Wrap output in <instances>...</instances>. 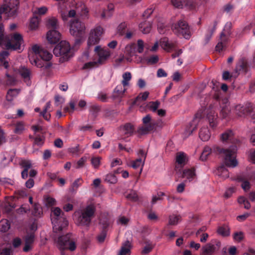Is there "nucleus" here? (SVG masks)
Masks as SVG:
<instances>
[{"mask_svg":"<svg viewBox=\"0 0 255 255\" xmlns=\"http://www.w3.org/2000/svg\"><path fill=\"white\" fill-rule=\"evenodd\" d=\"M221 139L223 142H230L232 145L229 148H224L219 146H214L211 148L209 146H205L200 157V160H206L208 155L212 152L220 154L224 159V163L228 167H235L238 165L236 159L238 146L240 145L239 140L234 137L233 131L228 129L221 135Z\"/></svg>","mask_w":255,"mask_h":255,"instance_id":"1","label":"nucleus"},{"mask_svg":"<svg viewBox=\"0 0 255 255\" xmlns=\"http://www.w3.org/2000/svg\"><path fill=\"white\" fill-rule=\"evenodd\" d=\"M32 53L28 56L31 64L38 68L45 67V69H48L51 66L50 63L44 64V62L48 61L51 59L52 55L51 53L36 44L32 47Z\"/></svg>","mask_w":255,"mask_h":255,"instance_id":"2","label":"nucleus"},{"mask_svg":"<svg viewBox=\"0 0 255 255\" xmlns=\"http://www.w3.org/2000/svg\"><path fill=\"white\" fill-rule=\"evenodd\" d=\"M96 212L94 205L90 204L85 208L75 212L74 216L76 224L79 226L89 227L91 223Z\"/></svg>","mask_w":255,"mask_h":255,"instance_id":"3","label":"nucleus"},{"mask_svg":"<svg viewBox=\"0 0 255 255\" xmlns=\"http://www.w3.org/2000/svg\"><path fill=\"white\" fill-rule=\"evenodd\" d=\"M85 24L78 19H74L71 22L70 32L75 38V46L79 45L83 42L85 36Z\"/></svg>","mask_w":255,"mask_h":255,"instance_id":"4","label":"nucleus"},{"mask_svg":"<svg viewBox=\"0 0 255 255\" xmlns=\"http://www.w3.org/2000/svg\"><path fill=\"white\" fill-rule=\"evenodd\" d=\"M46 26L49 30L47 33V39L51 44H55L59 41L61 34L57 30L59 28L57 19L51 17L47 21Z\"/></svg>","mask_w":255,"mask_h":255,"instance_id":"5","label":"nucleus"},{"mask_svg":"<svg viewBox=\"0 0 255 255\" xmlns=\"http://www.w3.org/2000/svg\"><path fill=\"white\" fill-rule=\"evenodd\" d=\"M52 212L55 216L54 218L51 219L52 223L53 224V230L55 232H60L68 226V221L64 213L59 207L53 208Z\"/></svg>","mask_w":255,"mask_h":255,"instance_id":"6","label":"nucleus"},{"mask_svg":"<svg viewBox=\"0 0 255 255\" xmlns=\"http://www.w3.org/2000/svg\"><path fill=\"white\" fill-rule=\"evenodd\" d=\"M72 234L68 233L64 236H60L57 241L58 247L61 251V255H68L65 250H69L74 251L76 249L75 242L72 239Z\"/></svg>","mask_w":255,"mask_h":255,"instance_id":"7","label":"nucleus"},{"mask_svg":"<svg viewBox=\"0 0 255 255\" xmlns=\"http://www.w3.org/2000/svg\"><path fill=\"white\" fill-rule=\"evenodd\" d=\"M5 3L0 7V15L7 14V16L16 14L19 2L18 0H4Z\"/></svg>","mask_w":255,"mask_h":255,"instance_id":"8","label":"nucleus"},{"mask_svg":"<svg viewBox=\"0 0 255 255\" xmlns=\"http://www.w3.org/2000/svg\"><path fill=\"white\" fill-rule=\"evenodd\" d=\"M174 33L178 36H182L186 39L190 36V31L187 22L184 20H180L172 26Z\"/></svg>","mask_w":255,"mask_h":255,"instance_id":"9","label":"nucleus"},{"mask_svg":"<svg viewBox=\"0 0 255 255\" xmlns=\"http://www.w3.org/2000/svg\"><path fill=\"white\" fill-rule=\"evenodd\" d=\"M53 51L56 56H62L66 60L72 56L70 45L66 41H61L54 47Z\"/></svg>","mask_w":255,"mask_h":255,"instance_id":"10","label":"nucleus"},{"mask_svg":"<svg viewBox=\"0 0 255 255\" xmlns=\"http://www.w3.org/2000/svg\"><path fill=\"white\" fill-rule=\"evenodd\" d=\"M143 126L138 128L137 132L140 135H145L155 129L157 123L152 121L150 115H146L142 119Z\"/></svg>","mask_w":255,"mask_h":255,"instance_id":"11","label":"nucleus"},{"mask_svg":"<svg viewBox=\"0 0 255 255\" xmlns=\"http://www.w3.org/2000/svg\"><path fill=\"white\" fill-rule=\"evenodd\" d=\"M232 23L230 22H227L225 25L223 31L220 34V41L216 46V50L218 52H221L228 40L229 36L230 35L231 32Z\"/></svg>","mask_w":255,"mask_h":255,"instance_id":"12","label":"nucleus"},{"mask_svg":"<svg viewBox=\"0 0 255 255\" xmlns=\"http://www.w3.org/2000/svg\"><path fill=\"white\" fill-rule=\"evenodd\" d=\"M103 32V29L100 26H97L92 29L88 40V46H91L98 43Z\"/></svg>","mask_w":255,"mask_h":255,"instance_id":"13","label":"nucleus"},{"mask_svg":"<svg viewBox=\"0 0 255 255\" xmlns=\"http://www.w3.org/2000/svg\"><path fill=\"white\" fill-rule=\"evenodd\" d=\"M22 42V35L19 33H14L11 36L10 40L7 42V46L8 48H12L14 50L20 49Z\"/></svg>","mask_w":255,"mask_h":255,"instance_id":"14","label":"nucleus"},{"mask_svg":"<svg viewBox=\"0 0 255 255\" xmlns=\"http://www.w3.org/2000/svg\"><path fill=\"white\" fill-rule=\"evenodd\" d=\"M95 51L99 56L98 62L101 65L104 64L110 55L108 50L102 48L100 46H96Z\"/></svg>","mask_w":255,"mask_h":255,"instance_id":"15","label":"nucleus"},{"mask_svg":"<svg viewBox=\"0 0 255 255\" xmlns=\"http://www.w3.org/2000/svg\"><path fill=\"white\" fill-rule=\"evenodd\" d=\"M249 64L245 58H242L237 63L235 70L236 73L238 75L240 73H247L248 71Z\"/></svg>","mask_w":255,"mask_h":255,"instance_id":"16","label":"nucleus"},{"mask_svg":"<svg viewBox=\"0 0 255 255\" xmlns=\"http://www.w3.org/2000/svg\"><path fill=\"white\" fill-rule=\"evenodd\" d=\"M160 45L165 50L169 52L177 46V43L174 41H169L166 37H163L160 40Z\"/></svg>","mask_w":255,"mask_h":255,"instance_id":"17","label":"nucleus"},{"mask_svg":"<svg viewBox=\"0 0 255 255\" xmlns=\"http://www.w3.org/2000/svg\"><path fill=\"white\" fill-rule=\"evenodd\" d=\"M252 110V104L249 103L245 106L241 105H238L235 106V110L236 114L240 117L248 115V113Z\"/></svg>","mask_w":255,"mask_h":255,"instance_id":"18","label":"nucleus"},{"mask_svg":"<svg viewBox=\"0 0 255 255\" xmlns=\"http://www.w3.org/2000/svg\"><path fill=\"white\" fill-rule=\"evenodd\" d=\"M202 118V115L200 113H197L195 118L190 124V127H187L186 132L188 135H191L194 131L197 129V124L199 123Z\"/></svg>","mask_w":255,"mask_h":255,"instance_id":"19","label":"nucleus"},{"mask_svg":"<svg viewBox=\"0 0 255 255\" xmlns=\"http://www.w3.org/2000/svg\"><path fill=\"white\" fill-rule=\"evenodd\" d=\"M120 129L125 136L129 137L133 135L134 131V127L132 124L128 123L121 126Z\"/></svg>","mask_w":255,"mask_h":255,"instance_id":"20","label":"nucleus"},{"mask_svg":"<svg viewBox=\"0 0 255 255\" xmlns=\"http://www.w3.org/2000/svg\"><path fill=\"white\" fill-rule=\"evenodd\" d=\"M127 90L125 87L123 85H118L114 90L113 98L114 99H121L122 98Z\"/></svg>","mask_w":255,"mask_h":255,"instance_id":"21","label":"nucleus"},{"mask_svg":"<svg viewBox=\"0 0 255 255\" xmlns=\"http://www.w3.org/2000/svg\"><path fill=\"white\" fill-rule=\"evenodd\" d=\"M225 165L222 164L219 166L215 171V173L216 175L224 179L229 177V171L226 168V166H227L226 165L225 163Z\"/></svg>","mask_w":255,"mask_h":255,"instance_id":"22","label":"nucleus"},{"mask_svg":"<svg viewBox=\"0 0 255 255\" xmlns=\"http://www.w3.org/2000/svg\"><path fill=\"white\" fill-rule=\"evenodd\" d=\"M176 161L178 164V165L175 166L176 169H177L179 166L181 168H182L187 162L186 154L183 152H177L176 156Z\"/></svg>","mask_w":255,"mask_h":255,"instance_id":"23","label":"nucleus"},{"mask_svg":"<svg viewBox=\"0 0 255 255\" xmlns=\"http://www.w3.org/2000/svg\"><path fill=\"white\" fill-rule=\"evenodd\" d=\"M207 118L211 128H214L217 126V114L214 111L209 112L207 115Z\"/></svg>","mask_w":255,"mask_h":255,"instance_id":"24","label":"nucleus"},{"mask_svg":"<svg viewBox=\"0 0 255 255\" xmlns=\"http://www.w3.org/2000/svg\"><path fill=\"white\" fill-rule=\"evenodd\" d=\"M222 103L223 105H221V114L223 118H227L230 112V109L229 107L228 101L227 99L224 98L222 100Z\"/></svg>","mask_w":255,"mask_h":255,"instance_id":"25","label":"nucleus"},{"mask_svg":"<svg viewBox=\"0 0 255 255\" xmlns=\"http://www.w3.org/2000/svg\"><path fill=\"white\" fill-rule=\"evenodd\" d=\"M199 136L200 139L203 141H208L211 137V133L207 127H203L201 128Z\"/></svg>","mask_w":255,"mask_h":255,"instance_id":"26","label":"nucleus"},{"mask_svg":"<svg viewBox=\"0 0 255 255\" xmlns=\"http://www.w3.org/2000/svg\"><path fill=\"white\" fill-rule=\"evenodd\" d=\"M249 179L250 180L249 176L246 177L244 175H240L237 177L238 181L242 182L241 187L245 191L249 190L251 187Z\"/></svg>","mask_w":255,"mask_h":255,"instance_id":"27","label":"nucleus"},{"mask_svg":"<svg viewBox=\"0 0 255 255\" xmlns=\"http://www.w3.org/2000/svg\"><path fill=\"white\" fill-rule=\"evenodd\" d=\"M195 176V170L194 168L185 169L182 172V177L186 178L189 181H192Z\"/></svg>","mask_w":255,"mask_h":255,"instance_id":"28","label":"nucleus"},{"mask_svg":"<svg viewBox=\"0 0 255 255\" xmlns=\"http://www.w3.org/2000/svg\"><path fill=\"white\" fill-rule=\"evenodd\" d=\"M139 28L143 33H148L151 29V23L149 21H144L139 24Z\"/></svg>","mask_w":255,"mask_h":255,"instance_id":"29","label":"nucleus"},{"mask_svg":"<svg viewBox=\"0 0 255 255\" xmlns=\"http://www.w3.org/2000/svg\"><path fill=\"white\" fill-rule=\"evenodd\" d=\"M20 90L18 89H10L7 92L6 99L7 101L11 102L14 98H15L19 93Z\"/></svg>","mask_w":255,"mask_h":255,"instance_id":"30","label":"nucleus"},{"mask_svg":"<svg viewBox=\"0 0 255 255\" xmlns=\"http://www.w3.org/2000/svg\"><path fill=\"white\" fill-rule=\"evenodd\" d=\"M216 250V247L214 245L207 244L202 248L203 255H212Z\"/></svg>","mask_w":255,"mask_h":255,"instance_id":"31","label":"nucleus"},{"mask_svg":"<svg viewBox=\"0 0 255 255\" xmlns=\"http://www.w3.org/2000/svg\"><path fill=\"white\" fill-rule=\"evenodd\" d=\"M130 247V242L128 241H126L122 246L119 255H129Z\"/></svg>","mask_w":255,"mask_h":255,"instance_id":"32","label":"nucleus"},{"mask_svg":"<svg viewBox=\"0 0 255 255\" xmlns=\"http://www.w3.org/2000/svg\"><path fill=\"white\" fill-rule=\"evenodd\" d=\"M217 25V21H215L214 23V25L213 27L211 29H209L207 33L205 35V44H207L211 38L213 33L215 32L216 29V26Z\"/></svg>","mask_w":255,"mask_h":255,"instance_id":"33","label":"nucleus"},{"mask_svg":"<svg viewBox=\"0 0 255 255\" xmlns=\"http://www.w3.org/2000/svg\"><path fill=\"white\" fill-rule=\"evenodd\" d=\"M149 92L146 91L143 93H140L137 97L134 100L133 104L134 105H138L140 101H145L148 98Z\"/></svg>","mask_w":255,"mask_h":255,"instance_id":"34","label":"nucleus"},{"mask_svg":"<svg viewBox=\"0 0 255 255\" xmlns=\"http://www.w3.org/2000/svg\"><path fill=\"white\" fill-rule=\"evenodd\" d=\"M32 215L36 217H40L42 214V210L39 204H35L32 211Z\"/></svg>","mask_w":255,"mask_h":255,"instance_id":"35","label":"nucleus"},{"mask_svg":"<svg viewBox=\"0 0 255 255\" xmlns=\"http://www.w3.org/2000/svg\"><path fill=\"white\" fill-rule=\"evenodd\" d=\"M10 228V223L6 219H2L0 221V231L2 232H7Z\"/></svg>","mask_w":255,"mask_h":255,"instance_id":"36","label":"nucleus"},{"mask_svg":"<svg viewBox=\"0 0 255 255\" xmlns=\"http://www.w3.org/2000/svg\"><path fill=\"white\" fill-rule=\"evenodd\" d=\"M123 80L122 82V85L124 87H126L128 85L129 81L131 79V74L130 72H126L123 74Z\"/></svg>","mask_w":255,"mask_h":255,"instance_id":"37","label":"nucleus"},{"mask_svg":"<svg viewBox=\"0 0 255 255\" xmlns=\"http://www.w3.org/2000/svg\"><path fill=\"white\" fill-rule=\"evenodd\" d=\"M19 72L23 78L24 79H29L30 72L28 68L22 67L19 69Z\"/></svg>","mask_w":255,"mask_h":255,"instance_id":"38","label":"nucleus"},{"mask_svg":"<svg viewBox=\"0 0 255 255\" xmlns=\"http://www.w3.org/2000/svg\"><path fill=\"white\" fill-rule=\"evenodd\" d=\"M105 181L111 184H115L117 182L118 179L114 174L109 173L106 175Z\"/></svg>","mask_w":255,"mask_h":255,"instance_id":"39","label":"nucleus"},{"mask_svg":"<svg viewBox=\"0 0 255 255\" xmlns=\"http://www.w3.org/2000/svg\"><path fill=\"white\" fill-rule=\"evenodd\" d=\"M24 123L23 122H18L15 124L14 133L16 134H21L24 130Z\"/></svg>","mask_w":255,"mask_h":255,"instance_id":"40","label":"nucleus"},{"mask_svg":"<svg viewBox=\"0 0 255 255\" xmlns=\"http://www.w3.org/2000/svg\"><path fill=\"white\" fill-rule=\"evenodd\" d=\"M218 233L223 236L226 237L229 235V228L227 226H221L219 227L217 230Z\"/></svg>","mask_w":255,"mask_h":255,"instance_id":"41","label":"nucleus"},{"mask_svg":"<svg viewBox=\"0 0 255 255\" xmlns=\"http://www.w3.org/2000/svg\"><path fill=\"white\" fill-rule=\"evenodd\" d=\"M108 227L107 224H105L104 226L103 229L100 235L97 237V240L99 243H103L107 235V228Z\"/></svg>","mask_w":255,"mask_h":255,"instance_id":"42","label":"nucleus"},{"mask_svg":"<svg viewBox=\"0 0 255 255\" xmlns=\"http://www.w3.org/2000/svg\"><path fill=\"white\" fill-rule=\"evenodd\" d=\"M181 217L180 215H170L169 217V224L170 225H176L181 220Z\"/></svg>","mask_w":255,"mask_h":255,"instance_id":"43","label":"nucleus"},{"mask_svg":"<svg viewBox=\"0 0 255 255\" xmlns=\"http://www.w3.org/2000/svg\"><path fill=\"white\" fill-rule=\"evenodd\" d=\"M45 141V137L43 135H37L34 138L33 145L42 146Z\"/></svg>","mask_w":255,"mask_h":255,"instance_id":"44","label":"nucleus"},{"mask_svg":"<svg viewBox=\"0 0 255 255\" xmlns=\"http://www.w3.org/2000/svg\"><path fill=\"white\" fill-rule=\"evenodd\" d=\"M145 244V246L144 247L141 252V253L143 255H146L149 253L153 248V246L149 241L146 242Z\"/></svg>","mask_w":255,"mask_h":255,"instance_id":"45","label":"nucleus"},{"mask_svg":"<svg viewBox=\"0 0 255 255\" xmlns=\"http://www.w3.org/2000/svg\"><path fill=\"white\" fill-rule=\"evenodd\" d=\"M136 49V45L135 43H132L127 45L126 47L127 52H128L130 56H132L135 53Z\"/></svg>","mask_w":255,"mask_h":255,"instance_id":"46","label":"nucleus"},{"mask_svg":"<svg viewBox=\"0 0 255 255\" xmlns=\"http://www.w3.org/2000/svg\"><path fill=\"white\" fill-rule=\"evenodd\" d=\"M126 197L129 200L133 202H136L138 199L137 193L133 190L130 191V192L127 195Z\"/></svg>","mask_w":255,"mask_h":255,"instance_id":"47","label":"nucleus"},{"mask_svg":"<svg viewBox=\"0 0 255 255\" xmlns=\"http://www.w3.org/2000/svg\"><path fill=\"white\" fill-rule=\"evenodd\" d=\"M144 163V161H143L142 159L141 158H138L132 162L131 167L134 169H137L140 166L142 167L143 166Z\"/></svg>","mask_w":255,"mask_h":255,"instance_id":"48","label":"nucleus"},{"mask_svg":"<svg viewBox=\"0 0 255 255\" xmlns=\"http://www.w3.org/2000/svg\"><path fill=\"white\" fill-rule=\"evenodd\" d=\"M127 28V24L125 22L121 23L118 26L117 28L118 33L121 35H124L125 34Z\"/></svg>","mask_w":255,"mask_h":255,"instance_id":"49","label":"nucleus"},{"mask_svg":"<svg viewBox=\"0 0 255 255\" xmlns=\"http://www.w3.org/2000/svg\"><path fill=\"white\" fill-rule=\"evenodd\" d=\"M158 32L160 34H164L166 30L169 29V26L163 23L159 22L157 24Z\"/></svg>","mask_w":255,"mask_h":255,"instance_id":"50","label":"nucleus"},{"mask_svg":"<svg viewBox=\"0 0 255 255\" xmlns=\"http://www.w3.org/2000/svg\"><path fill=\"white\" fill-rule=\"evenodd\" d=\"M20 165L24 168L23 169H26L27 171H28L32 166L31 161L28 160H22Z\"/></svg>","mask_w":255,"mask_h":255,"instance_id":"51","label":"nucleus"},{"mask_svg":"<svg viewBox=\"0 0 255 255\" xmlns=\"http://www.w3.org/2000/svg\"><path fill=\"white\" fill-rule=\"evenodd\" d=\"M68 151L73 155L78 156L79 155L80 148L79 145L77 144L75 147H71L68 149Z\"/></svg>","mask_w":255,"mask_h":255,"instance_id":"52","label":"nucleus"},{"mask_svg":"<svg viewBox=\"0 0 255 255\" xmlns=\"http://www.w3.org/2000/svg\"><path fill=\"white\" fill-rule=\"evenodd\" d=\"M100 110V107L96 105H92L90 108V112L95 118L97 116V114Z\"/></svg>","mask_w":255,"mask_h":255,"instance_id":"53","label":"nucleus"},{"mask_svg":"<svg viewBox=\"0 0 255 255\" xmlns=\"http://www.w3.org/2000/svg\"><path fill=\"white\" fill-rule=\"evenodd\" d=\"M39 24V19L37 16H33L30 20V27L31 29H36Z\"/></svg>","mask_w":255,"mask_h":255,"instance_id":"54","label":"nucleus"},{"mask_svg":"<svg viewBox=\"0 0 255 255\" xmlns=\"http://www.w3.org/2000/svg\"><path fill=\"white\" fill-rule=\"evenodd\" d=\"M76 103V100H71L69 103L70 107H66L64 108V110L65 112H69V113L72 112L75 110Z\"/></svg>","mask_w":255,"mask_h":255,"instance_id":"55","label":"nucleus"},{"mask_svg":"<svg viewBox=\"0 0 255 255\" xmlns=\"http://www.w3.org/2000/svg\"><path fill=\"white\" fill-rule=\"evenodd\" d=\"M101 160L100 157H93L91 158V164L95 168H98L99 167Z\"/></svg>","mask_w":255,"mask_h":255,"instance_id":"56","label":"nucleus"},{"mask_svg":"<svg viewBox=\"0 0 255 255\" xmlns=\"http://www.w3.org/2000/svg\"><path fill=\"white\" fill-rule=\"evenodd\" d=\"M100 64L97 61H91L85 63L83 66L84 69H91L94 67H98Z\"/></svg>","mask_w":255,"mask_h":255,"instance_id":"57","label":"nucleus"},{"mask_svg":"<svg viewBox=\"0 0 255 255\" xmlns=\"http://www.w3.org/2000/svg\"><path fill=\"white\" fill-rule=\"evenodd\" d=\"M35 236L33 234L27 235L25 237V243L31 245L34 241Z\"/></svg>","mask_w":255,"mask_h":255,"instance_id":"58","label":"nucleus"},{"mask_svg":"<svg viewBox=\"0 0 255 255\" xmlns=\"http://www.w3.org/2000/svg\"><path fill=\"white\" fill-rule=\"evenodd\" d=\"M56 201L55 199L50 197H47L45 198V205L47 207H51L55 204Z\"/></svg>","mask_w":255,"mask_h":255,"instance_id":"59","label":"nucleus"},{"mask_svg":"<svg viewBox=\"0 0 255 255\" xmlns=\"http://www.w3.org/2000/svg\"><path fill=\"white\" fill-rule=\"evenodd\" d=\"M160 105V102L156 101L155 102H151L149 103V108L151 109V110L155 112L157 110Z\"/></svg>","mask_w":255,"mask_h":255,"instance_id":"60","label":"nucleus"},{"mask_svg":"<svg viewBox=\"0 0 255 255\" xmlns=\"http://www.w3.org/2000/svg\"><path fill=\"white\" fill-rule=\"evenodd\" d=\"M159 58L157 55H152L146 59L148 64H154L158 62Z\"/></svg>","mask_w":255,"mask_h":255,"instance_id":"61","label":"nucleus"},{"mask_svg":"<svg viewBox=\"0 0 255 255\" xmlns=\"http://www.w3.org/2000/svg\"><path fill=\"white\" fill-rule=\"evenodd\" d=\"M137 45L136 48V51L139 53H141L143 51L144 48V42L141 39H138L137 42Z\"/></svg>","mask_w":255,"mask_h":255,"instance_id":"62","label":"nucleus"},{"mask_svg":"<svg viewBox=\"0 0 255 255\" xmlns=\"http://www.w3.org/2000/svg\"><path fill=\"white\" fill-rule=\"evenodd\" d=\"M47 8L45 6H42L41 7L37 8L36 10L34 11V14H37L39 15H43L46 13Z\"/></svg>","mask_w":255,"mask_h":255,"instance_id":"63","label":"nucleus"},{"mask_svg":"<svg viewBox=\"0 0 255 255\" xmlns=\"http://www.w3.org/2000/svg\"><path fill=\"white\" fill-rule=\"evenodd\" d=\"M244 238V234L242 232H236L234 235V239L237 241L240 242Z\"/></svg>","mask_w":255,"mask_h":255,"instance_id":"64","label":"nucleus"}]
</instances>
